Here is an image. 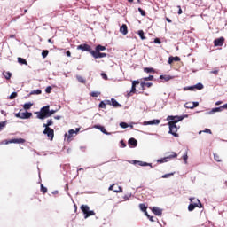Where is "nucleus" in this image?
<instances>
[{
	"instance_id": "nucleus-1",
	"label": "nucleus",
	"mask_w": 227,
	"mask_h": 227,
	"mask_svg": "<svg viewBox=\"0 0 227 227\" xmlns=\"http://www.w3.org/2000/svg\"><path fill=\"white\" fill-rule=\"evenodd\" d=\"M106 51V46H102L98 44L96 46V51L92 50V56L95 58V59H98V58H106L107 53H102L100 51Z\"/></svg>"
},
{
	"instance_id": "nucleus-2",
	"label": "nucleus",
	"mask_w": 227,
	"mask_h": 227,
	"mask_svg": "<svg viewBox=\"0 0 227 227\" xmlns=\"http://www.w3.org/2000/svg\"><path fill=\"white\" fill-rule=\"evenodd\" d=\"M50 106H45L41 108L40 112L37 113V118L39 120H45V118H49V109Z\"/></svg>"
},
{
	"instance_id": "nucleus-3",
	"label": "nucleus",
	"mask_w": 227,
	"mask_h": 227,
	"mask_svg": "<svg viewBox=\"0 0 227 227\" xmlns=\"http://www.w3.org/2000/svg\"><path fill=\"white\" fill-rule=\"evenodd\" d=\"M168 125L169 126V134H172L174 137H178V133L176 132H178L180 127L176 126V121H169Z\"/></svg>"
},
{
	"instance_id": "nucleus-4",
	"label": "nucleus",
	"mask_w": 227,
	"mask_h": 227,
	"mask_svg": "<svg viewBox=\"0 0 227 227\" xmlns=\"http://www.w3.org/2000/svg\"><path fill=\"white\" fill-rule=\"evenodd\" d=\"M16 118H20V120H27L33 116V113L31 112H22L21 110L15 114Z\"/></svg>"
},
{
	"instance_id": "nucleus-5",
	"label": "nucleus",
	"mask_w": 227,
	"mask_h": 227,
	"mask_svg": "<svg viewBox=\"0 0 227 227\" xmlns=\"http://www.w3.org/2000/svg\"><path fill=\"white\" fill-rule=\"evenodd\" d=\"M78 51H82L83 52H90L93 56V49L87 43L80 44L77 46Z\"/></svg>"
},
{
	"instance_id": "nucleus-6",
	"label": "nucleus",
	"mask_w": 227,
	"mask_h": 227,
	"mask_svg": "<svg viewBox=\"0 0 227 227\" xmlns=\"http://www.w3.org/2000/svg\"><path fill=\"white\" fill-rule=\"evenodd\" d=\"M43 134L47 136L50 141H52L54 139V129L51 128H44V130L43 131Z\"/></svg>"
},
{
	"instance_id": "nucleus-7",
	"label": "nucleus",
	"mask_w": 227,
	"mask_h": 227,
	"mask_svg": "<svg viewBox=\"0 0 227 227\" xmlns=\"http://www.w3.org/2000/svg\"><path fill=\"white\" fill-rule=\"evenodd\" d=\"M108 191H114V192H123V188L118 185V184H114L108 188Z\"/></svg>"
},
{
	"instance_id": "nucleus-8",
	"label": "nucleus",
	"mask_w": 227,
	"mask_h": 227,
	"mask_svg": "<svg viewBox=\"0 0 227 227\" xmlns=\"http://www.w3.org/2000/svg\"><path fill=\"white\" fill-rule=\"evenodd\" d=\"M224 37H220L214 40V45L215 47H223V45H224Z\"/></svg>"
},
{
	"instance_id": "nucleus-9",
	"label": "nucleus",
	"mask_w": 227,
	"mask_h": 227,
	"mask_svg": "<svg viewBox=\"0 0 227 227\" xmlns=\"http://www.w3.org/2000/svg\"><path fill=\"white\" fill-rule=\"evenodd\" d=\"M12 143H14V144H17V145H22V144L26 143V139H24V138H13V139H11L8 142H6V145L12 144Z\"/></svg>"
},
{
	"instance_id": "nucleus-10",
	"label": "nucleus",
	"mask_w": 227,
	"mask_h": 227,
	"mask_svg": "<svg viewBox=\"0 0 227 227\" xmlns=\"http://www.w3.org/2000/svg\"><path fill=\"white\" fill-rule=\"evenodd\" d=\"M190 201H191V203H194L195 204V208L197 207V208H203V204H201V201L200 200V199H196V198H190ZM194 201H197V203L196 202H194Z\"/></svg>"
},
{
	"instance_id": "nucleus-11",
	"label": "nucleus",
	"mask_w": 227,
	"mask_h": 227,
	"mask_svg": "<svg viewBox=\"0 0 227 227\" xmlns=\"http://www.w3.org/2000/svg\"><path fill=\"white\" fill-rule=\"evenodd\" d=\"M137 84H140L139 80L137 81H133L132 82V87H131V90L129 91V93H128L129 97L132 96V93H136V86H137Z\"/></svg>"
},
{
	"instance_id": "nucleus-12",
	"label": "nucleus",
	"mask_w": 227,
	"mask_h": 227,
	"mask_svg": "<svg viewBox=\"0 0 227 227\" xmlns=\"http://www.w3.org/2000/svg\"><path fill=\"white\" fill-rule=\"evenodd\" d=\"M159 123H160V120L155 119L153 121L144 122V125H159Z\"/></svg>"
},
{
	"instance_id": "nucleus-13",
	"label": "nucleus",
	"mask_w": 227,
	"mask_h": 227,
	"mask_svg": "<svg viewBox=\"0 0 227 227\" xmlns=\"http://www.w3.org/2000/svg\"><path fill=\"white\" fill-rule=\"evenodd\" d=\"M120 33L123 34L124 35L129 33V27H127L126 24H123L122 26H121Z\"/></svg>"
},
{
	"instance_id": "nucleus-14",
	"label": "nucleus",
	"mask_w": 227,
	"mask_h": 227,
	"mask_svg": "<svg viewBox=\"0 0 227 227\" xmlns=\"http://www.w3.org/2000/svg\"><path fill=\"white\" fill-rule=\"evenodd\" d=\"M94 128L98 129V130H100L101 132H103V134L109 136V132H107V130L106 129V128L104 126L96 125V126H94Z\"/></svg>"
},
{
	"instance_id": "nucleus-15",
	"label": "nucleus",
	"mask_w": 227,
	"mask_h": 227,
	"mask_svg": "<svg viewBox=\"0 0 227 227\" xmlns=\"http://www.w3.org/2000/svg\"><path fill=\"white\" fill-rule=\"evenodd\" d=\"M139 208L142 212H145V215L147 217H150V215L148 214V212H146L148 207H146V204H139Z\"/></svg>"
},
{
	"instance_id": "nucleus-16",
	"label": "nucleus",
	"mask_w": 227,
	"mask_h": 227,
	"mask_svg": "<svg viewBox=\"0 0 227 227\" xmlns=\"http://www.w3.org/2000/svg\"><path fill=\"white\" fill-rule=\"evenodd\" d=\"M180 59H181L178 56H176V57L171 56L168 58V65H173L174 61L178 62V61H180Z\"/></svg>"
},
{
	"instance_id": "nucleus-17",
	"label": "nucleus",
	"mask_w": 227,
	"mask_h": 227,
	"mask_svg": "<svg viewBox=\"0 0 227 227\" xmlns=\"http://www.w3.org/2000/svg\"><path fill=\"white\" fill-rule=\"evenodd\" d=\"M106 106H111V101L106 100L99 103L100 109H106Z\"/></svg>"
},
{
	"instance_id": "nucleus-18",
	"label": "nucleus",
	"mask_w": 227,
	"mask_h": 227,
	"mask_svg": "<svg viewBox=\"0 0 227 227\" xmlns=\"http://www.w3.org/2000/svg\"><path fill=\"white\" fill-rule=\"evenodd\" d=\"M128 143H129V146H133V147L137 146V140H136V138H129Z\"/></svg>"
},
{
	"instance_id": "nucleus-19",
	"label": "nucleus",
	"mask_w": 227,
	"mask_h": 227,
	"mask_svg": "<svg viewBox=\"0 0 227 227\" xmlns=\"http://www.w3.org/2000/svg\"><path fill=\"white\" fill-rule=\"evenodd\" d=\"M168 155L167 156V160H170V159H176V157H178V154H176V153L175 152H170V153H168Z\"/></svg>"
},
{
	"instance_id": "nucleus-20",
	"label": "nucleus",
	"mask_w": 227,
	"mask_h": 227,
	"mask_svg": "<svg viewBox=\"0 0 227 227\" xmlns=\"http://www.w3.org/2000/svg\"><path fill=\"white\" fill-rule=\"evenodd\" d=\"M80 208H81L82 212L84 214V215H86V214L90 210V207H88V205H82Z\"/></svg>"
},
{
	"instance_id": "nucleus-21",
	"label": "nucleus",
	"mask_w": 227,
	"mask_h": 227,
	"mask_svg": "<svg viewBox=\"0 0 227 227\" xmlns=\"http://www.w3.org/2000/svg\"><path fill=\"white\" fill-rule=\"evenodd\" d=\"M54 125V121L52 119L47 120V123L43 124V127L51 129V126Z\"/></svg>"
},
{
	"instance_id": "nucleus-22",
	"label": "nucleus",
	"mask_w": 227,
	"mask_h": 227,
	"mask_svg": "<svg viewBox=\"0 0 227 227\" xmlns=\"http://www.w3.org/2000/svg\"><path fill=\"white\" fill-rule=\"evenodd\" d=\"M153 212L154 215H162V210L159 209V207H153Z\"/></svg>"
},
{
	"instance_id": "nucleus-23",
	"label": "nucleus",
	"mask_w": 227,
	"mask_h": 227,
	"mask_svg": "<svg viewBox=\"0 0 227 227\" xmlns=\"http://www.w3.org/2000/svg\"><path fill=\"white\" fill-rule=\"evenodd\" d=\"M133 163L138 164V166H151V168H152V164L145 162V161L134 160Z\"/></svg>"
},
{
	"instance_id": "nucleus-24",
	"label": "nucleus",
	"mask_w": 227,
	"mask_h": 227,
	"mask_svg": "<svg viewBox=\"0 0 227 227\" xmlns=\"http://www.w3.org/2000/svg\"><path fill=\"white\" fill-rule=\"evenodd\" d=\"M144 72H145V74H155V69H153V67H145L144 68Z\"/></svg>"
},
{
	"instance_id": "nucleus-25",
	"label": "nucleus",
	"mask_w": 227,
	"mask_h": 227,
	"mask_svg": "<svg viewBox=\"0 0 227 227\" xmlns=\"http://www.w3.org/2000/svg\"><path fill=\"white\" fill-rule=\"evenodd\" d=\"M3 75L7 81H10V79H12V73L10 72L4 71Z\"/></svg>"
},
{
	"instance_id": "nucleus-26",
	"label": "nucleus",
	"mask_w": 227,
	"mask_h": 227,
	"mask_svg": "<svg viewBox=\"0 0 227 227\" xmlns=\"http://www.w3.org/2000/svg\"><path fill=\"white\" fill-rule=\"evenodd\" d=\"M160 79L164 80L166 82H168V81H171V79H173V77H171L170 75H160Z\"/></svg>"
},
{
	"instance_id": "nucleus-27",
	"label": "nucleus",
	"mask_w": 227,
	"mask_h": 227,
	"mask_svg": "<svg viewBox=\"0 0 227 227\" xmlns=\"http://www.w3.org/2000/svg\"><path fill=\"white\" fill-rule=\"evenodd\" d=\"M111 106H113L114 107H120V103H118V101H116V99L114 98H112L111 99Z\"/></svg>"
},
{
	"instance_id": "nucleus-28",
	"label": "nucleus",
	"mask_w": 227,
	"mask_h": 227,
	"mask_svg": "<svg viewBox=\"0 0 227 227\" xmlns=\"http://www.w3.org/2000/svg\"><path fill=\"white\" fill-rule=\"evenodd\" d=\"M221 111H223L222 107H216V108H213L210 112L209 114H214V113H221Z\"/></svg>"
},
{
	"instance_id": "nucleus-29",
	"label": "nucleus",
	"mask_w": 227,
	"mask_h": 227,
	"mask_svg": "<svg viewBox=\"0 0 227 227\" xmlns=\"http://www.w3.org/2000/svg\"><path fill=\"white\" fill-rule=\"evenodd\" d=\"M18 63H20V65L27 66V61L26 59H24L23 58H20V57L18 58Z\"/></svg>"
},
{
	"instance_id": "nucleus-30",
	"label": "nucleus",
	"mask_w": 227,
	"mask_h": 227,
	"mask_svg": "<svg viewBox=\"0 0 227 227\" xmlns=\"http://www.w3.org/2000/svg\"><path fill=\"white\" fill-rule=\"evenodd\" d=\"M140 86H145L146 88H152V86H153V83L141 82Z\"/></svg>"
},
{
	"instance_id": "nucleus-31",
	"label": "nucleus",
	"mask_w": 227,
	"mask_h": 227,
	"mask_svg": "<svg viewBox=\"0 0 227 227\" xmlns=\"http://www.w3.org/2000/svg\"><path fill=\"white\" fill-rule=\"evenodd\" d=\"M214 159L216 162H222L221 156L218 153H214Z\"/></svg>"
},
{
	"instance_id": "nucleus-32",
	"label": "nucleus",
	"mask_w": 227,
	"mask_h": 227,
	"mask_svg": "<svg viewBox=\"0 0 227 227\" xmlns=\"http://www.w3.org/2000/svg\"><path fill=\"white\" fill-rule=\"evenodd\" d=\"M194 208H196V204H194V202H192L189 206H188V210L189 212H192L194 210Z\"/></svg>"
},
{
	"instance_id": "nucleus-33",
	"label": "nucleus",
	"mask_w": 227,
	"mask_h": 227,
	"mask_svg": "<svg viewBox=\"0 0 227 227\" xmlns=\"http://www.w3.org/2000/svg\"><path fill=\"white\" fill-rule=\"evenodd\" d=\"M91 215H95V211H87V213H86V215H85V216H84V218L85 219H88V217H91Z\"/></svg>"
},
{
	"instance_id": "nucleus-34",
	"label": "nucleus",
	"mask_w": 227,
	"mask_h": 227,
	"mask_svg": "<svg viewBox=\"0 0 227 227\" xmlns=\"http://www.w3.org/2000/svg\"><path fill=\"white\" fill-rule=\"evenodd\" d=\"M30 95H42V90L37 89V90H32V91L30 92Z\"/></svg>"
},
{
	"instance_id": "nucleus-35",
	"label": "nucleus",
	"mask_w": 227,
	"mask_h": 227,
	"mask_svg": "<svg viewBox=\"0 0 227 227\" xmlns=\"http://www.w3.org/2000/svg\"><path fill=\"white\" fill-rule=\"evenodd\" d=\"M138 35L140 36L141 40H146V36H145V32L143 30L138 31Z\"/></svg>"
},
{
	"instance_id": "nucleus-36",
	"label": "nucleus",
	"mask_w": 227,
	"mask_h": 227,
	"mask_svg": "<svg viewBox=\"0 0 227 227\" xmlns=\"http://www.w3.org/2000/svg\"><path fill=\"white\" fill-rule=\"evenodd\" d=\"M168 160L167 156L157 160V162H159V164H164V162H168Z\"/></svg>"
},
{
	"instance_id": "nucleus-37",
	"label": "nucleus",
	"mask_w": 227,
	"mask_h": 227,
	"mask_svg": "<svg viewBox=\"0 0 227 227\" xmlns=\"http://www.w3.org/2000/svg\"><path fill=\"white\" fill-rule=\"evenodd\" d=\"M184 107L186 109H193V106H192V102H187L184 104Z\"/></svg>"
},
{
	"instance_id": "nucleus-38",
	"label": "nucleus",
	"mask_w": 227,
	"mask_h": 227,
	"mask_svg": "<svg viewBox=\"0 0 227 227\" xmlns=\"http://www.w3.org/2000/svg\"><path fill=\"white\" fill-rule=\"evenodd\" d=\"M23 107L26 110L31 109V107H33V104L32 103H25Z\"/></svg>"
},
{
	"instance_id": "nucleus-39",
	"label": "nucleus",
	"mask_w": 227,
	"mask_h": 227,
	"mask_svg": "<svg viewBox=\"0 0 227 227\" xmlns=\"http://www.w3.org/2000/svg\"><path fill=\"white\" fill-rule=\"evenodd\" d=\"M182 120H184V117H182V116H176L174 121H176V124H177L178 121H182Z\"/></svg>"
},
{
	"instance_id": "nucleus-40",
	"label": "nucleus",
	"mask_w": 227,
	"mask_h": 227,
	"mask_svg": "<svg viewBox=\"0 0 227 227\" xmlns=\"http://www.w3.org/2000/svg\"><path fill=\"white\" fill-rule=\"evenodd\" d=\"M194 90H203V84L197 83L196 85H194Z\"/></svg>"
},
{
	"instance_id": "nucleus-41",
	"label": "nucleus",
	"mask_w": 227,
	"mask_h": 227,
	"mask_svg": "<svg viewBox=\"0 0 227 227\" xmlns=\"http://www.w3.org/2000/svg\"><path fill=\"white\" fill-rule=\"evenodd\" d=\"M47 56H49V50H43L42 51V57L43 58H47Z\"/></svg>"
},
{
	"instance_id": "nucleus-42",
	"label": "nucleus",
	"mask_w": 227,
	"mask_h": 227,
	"mask_svg": "<svg viewBox=\"0 0 227 227\" xmlns=\"http://www.w3.org/2000/svg\"><path fill=\"white\" fill-rule=\"evenodd\" d=\"M184 91H194V86L184 87Z\"/></svg>"
},
{
	"instance_id": "nucleus-43",
	"label": "nucleus",
	"mask_w": 227,
	"mask_h": 227,
	"mask_svg": "<svg viewBox=\"0 0 227 227\" xmlns=\"http://www.w3.org/2000/svg\"><path fill=\"white\" fill-rule=\"evenodd\" d=\"M138 12L142 15V17H146V12H145V10L141 9V7L138 8Z\"/></svg>"
},
{
	"instance_id": "nucleus-44",
	"label": "nucleus",
	"mask_w": 227,
	"mask_h": 227,
	"mask_svg": "<svg viewBox=\"0 0 227 227\" xmlns=\"http://www.w3.org/2000/svg\"><path fill=\"white\" fill-rule=\"evenodd\" d=\"M10 100H13V98H17V92H12L10 97Z\"/></svg>"
},
{
	"instance_id": "nucleus-45",
	"label": "nucleus",
	"mask_w": 227,
	"mask_h": 227,
	"mask_svg": "<svg viewBox=\"0 0 227 227\" xmlns=\"http://www.w3.org/2000/svg\"><path fill=\"white\" fill-rule=\"evenodd\" d=\"M41 191L43 192V194H46L47 187L43 186V184H41Z\"/></svg>"
},
{
	"instance_id": "nucleus-46",
	"label": "nucleus",
	"mask_w": 227,
	"mask_h": 227,
	"mask_svg": "<svg viewBox=\"0 0 227 227\" xmlns=\"http://www.w3.org/2000/svg\"><path fill=\"white\" fill-rule=\"evenodd\" d=\"M6 127V121H1L0 122V132L3 130V129Z\"/></svg>"
},
{
	"instance_id": "nucleus-47",
	"label": "nucleus",
	"mask_w": 227,
	"mask_h": 227,
	"mask_svg": "<svg viewBox=\"0 0 227 227\" xmlns=\"http://www.w3.org/2000/svg\"><path fill=\"white\" fill-rule=\"evenodd\" d=\"M143 81H153V75H149L148 77L143 78Z\"/></svg>"
},
{
	"instance_id": "nucleus-48",
	"label": "nucleus",
	"mask_w": 227,
	"mask_h": 227,
	"mask_svg": "<svg viewBox=\"0 0 227 227\" xmlns=\"http://www.w3.org/2000/svg\"><path fill=\"white\" fill-rule=\"evenodd\" d=\"M120 127H121V129H127L129 127V124H127L126 122H121Z\"/></svg>"
},
{
	"instance_id": "nucleus-49",
	"label": "nucleus",
	"mask_w": 227,
	"mask_h": 227,
	"mask_svg": "<svg viewBox=\"0 0 227 227\" xmlns=\"http://www.w3.org/2000/svg\"><path fill=\"white\" fill-rule=\"evenodd\" d=\"M77 80L79 81V82H82V84H84V82H86V80H84V78L81 76L77 77Z\"/></svg>"
},
{
	"instance_id": "nucleus-50",
	"label": "nucleus",
	"mask_w": 227,
	"mask_h": 227,
	"mask_svg": "<svg viewBox=\"0 0 227 227\" xmlns=\"http://www.w3.org/2000/svg\"><path fill=\"white\" fill-rule=\"evenodd\" d=\"M189 159V156L187 155V153H185L184 155H183V160H184L185 164H187V160Z\"/></svg>"
},
{
	"instance_id": "nucleus-51",
	"label": "nucleus",
	"mask_w": 227,
	"mask_h": 227,
	"mask_svg": "<svg viewBox=\"0 0 227 227\" xmlns=\"http://www.w3.org/2000/svg\"><path fill=\"white\" fill-rule=\"evenodd\" d=\"M175 175V173H170V174H165L162 176V178H169V176Z\"/></svg>"
},
{
	"instance_id": "nucleus-52",
	"label": "nucleus",
	"mask_w": 227,
	"mask_h": 227,
	"mask_svg": "<svg viewBox=\"0 0 227 227\" xmlns=\"http://www.w3.org/2000/svg\"><path fill=\"white\" fill-rule=\"evenodd\" d=\"M100 92H91L90 97H99Z\"/></svg>"
},
{
	"instance_id": "nucleus-53",
	"label": "nucleus",
	"mask_w": 227,
	"mask_h": 227,
	"mask_svg": "<svg viewBox=\"0 0 227 227\" xmlns=\"http://www.w3.org/2000/svg\"><path fill=\"white\" fill-rule=\"evenodd\" d=\"M45 91H46V93H51V91H52V87L48 86V87L45 89Z\"/></svg>"
},
{
	"instance_id": "nucleus-54",
	"label": "nucleus",
	"mask_w": 227,
	"mask_h": 227,
	"mask_svg": "<svg viewBox=\"0 0 227 227\" xmlns=\"http://www.w3.org/2000/svg\"><path fill=\"white\" fill-rule=\"evenodd\" d=\"M175 118L176 116L170 115V116H168L167 120L168 121L171 120V121H175Z\"/></svg>"
},
{
	"instance_id": "nucleus-55",
	"label": "nucleus",
	"mask_w": 227,
	"mask_h": 227,
	"mask_svg": "<svg viewBox=\"0 0 227 227\" xmlns=\"http://www.w3.org/2000/svg\"><path fill=\"white\" fill-rule=\"evenodd\" d=\"M192 104L193 109H194V107H198V106H200L199 102H192Z\"/></svg>"
},
{
	"instance_id": "nucleus-56",
	"label": "nucleus",
	"mask_w": 227,
	"mask_h": 227,
	"mask_svg": "<svg viewBox=\"0 0 227 227\" xmlns=\"http://www.w3.org/2000/svg\"><path fill=\"white\" fill-rule=\"evenodd\" d=\"M73 134H75V130L70 129V130H69V137H72V135H73Z\"/></svg>"
},
{
	"instance_id": "nucleus-57",
	"label": "nucleus",
	"mask_w": 227,
	"mask_h": 227,
	"mask_svg": "<svg viewBox=\"0 0 227 227\" xmlns=\"http://www.w3.org/2000/svg\"><path fill=\"white\" fill-rule=\"evenodd\" d=\"M154 43L160 44V43H162V42H160V39L155 38V39H154Z\"/></svg>"
},
{
	"instance_id": "nucleus-58",
	"label": "nucleus",
	"mask_w": 227,
	"mask_h": 227,
	"mask_svg": "<svg viewBox=\"0 0 227 227\" xmlns=\"http://www.w3.org/2000/svg\"><path fill=\"white\" fill-rule=\"evenodd\" d=\"M56 113V110H49V117L52 116Z\"/></svg>"
},
{
	"instance_id": "nucleus-59",
	"label": "nucleus",
	"mask_w": 227,
	"mask_h": 227,
	"mask_svg": "<svg viewBox=\"0 0 227 227\" xmlns=\"http://www.w3.org/2000/svg\"><path fill=\"white\" fill-rule=\"evenodd\" d=\"M121 145L122 146V148H125L127 146V144H125L123 140H121Z\"/></svg>"
},
{
	"instance_id": "nucleus-60",
	"label": "nucleus",
	"mask_w": 227,
	"mask_h": 227,
	"mask_svg": "<svg viewBox=\"0 0 227 227\" xmlns=\"http://www.w3.org/2000/svg\"><path fill=\"white\" fill-rule=\"evenodd\" d=\"M101 75H102L103 79L107 81V74H106V73H102Z\"/></svg>"
},
{
	"instance_id": "nucleus-61",
	"label": "nucleus",
	"mask_w": 227,
	"mask_h": 227,
	"mask_svg": "<svg viewBox=\"0 0 227 227\" xmlns=\"http://www.w3.org/2000/svg\"><path fill=\"white\" fill-rule=\"evenodd\" d=\"M211 74H214L215 75H217V74H219V70L211 71Z\"/></svg>"
},
{
	"instance_id": "nucleus-62",
	"label": "nucleus",
	"mask_w": 227,
	"mask_h": 227,
	"mask_svg": "<svg viewBox=\"0 0 227 227\" xmlns=\"http://www.w3.org/2000/svg\"><path fill=\"white\" fill-rule=\"evenodd\" d=\"M66 55L67 56V58H70L72 56V53L70 52V51H67L66 52Z\"/></svg>"
},
{
	"instance_id": "nucleus-63",
	"label": "nucleus",
	"mask_w": 227,
	"mask_h": 227,
	"mask_svg": "<svg viewBox=\"0 0 227 227\" xmlns=\"http://www.w3.org/2000/svg\"><path fill=\"white\" fill-rule=\"evenodd\" d=\"M222 109H227V103L225 105L221 106Z\"/></svg>"
},
{
	"instance_id": "nucleus-64",
	"label": "nucleus",
	"mask_w": 227,
	"mask_h": 227,
	"mask_svg": "<svg viewBox=\"0 0 227 227\" xmlns=\"http://www.w3.org/2000/svg\"><path fill=\"white\" fill-rule=\"evenodd\" d=\"M166 20H167V22H168L169 24H171V22H172L171 19H169V18H166Z\"/></svg>"
}]
</instances>
